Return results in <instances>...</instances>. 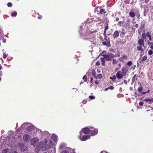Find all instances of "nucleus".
<instances>
[{"label":"nucleus","mask_w":153,"mask_h":153,"mask_svg":"<svg viewBox=\"0 0 153 153\" xmlns=\"http://www.w3.org/2000/svg\"><path fill=\"white\" fill-rule=\"evenodd\" d=\"M49 146H48V145L46 144V142H41L39 145L36 147V151L38 152L40 149H38L39 148H40L41 150L42 151H45L47 149H48L49 148Z\"/></svg>","instance_id":"1"},{"label":"nucleus","mask_w":153,"mask_h":153,"mask_svg":"<svg viewBox=\"0 0 153 153\" xmlns=\"http://www.w3.org/2000/svg\"><path fill=\"white\" fill-rule=\"evenodd\" d=\"M121 71H118L116 73V76L119 79L123 78V76H125L127 72V71L125 70V68L123 67L121 69Z\"/></svg>","instance_id":"2"},{"label":"nucleus","mask_w":153,"mask_h":153,"mask_svg":"<svg viewBox=\"0 0 153 153\" xmlns=\"http://www.w3.org/2000/svg\"><path fill=\"white\" fill-rule=\"evenodd\" d=\"M102 56L104 58H105L107 61H111L114 57L115 56L114 55L111 53L104 54Z\"/></svg>","instance_id":"3"},{"label":"nucleus","mask_w":153,"mask_h":153,"mask_svg":"<svg viewBox=\"0 0 153 153\" xmlns=\"http://www.w3.org/2000/svg\"><path fill=\"white\" fill-rule=\"evenodd\" d=\"M30 141L31 145L35 146L39 142V140L36 137H34L31 139Z\"/></svg>","instance_id":"4"},{"label":"nucleus","mask_w":153,"mask_h":153,"mask_svg":"<svg viewBox=\"0 0 153 153\" xmlns=\"http://www.w3.org/2000/svg\"><path fill=\"white\" fill-rule=\"evenodd\" d=\"M91 131H90L88 128L86 127L82 129L81 131L80 132V134L81 135L82 132H83L85 134H88Z\"/></svg>","instance_id":"5"},{"label":"nucleus","mask_w":153,"mask_h":153,"mask_svg":"<svg viewBox=\"0 0 153 153\" xmlns=\"http://www.w3.org/2000/svg\"><path fill=\"white\" fill-rule=\"evenodd\" d=\"M19 148L21 151L24 152L27 149V147L23 143L20 144Z\"/></svg>","instance_id":"6"},{"label":"nucleus","mask_w":153,"mask_h":153,"mask_svg":"<svg viewBox=\"0 0 153 153\" xmlns=\"http://www.w3.org/2000/svg\"><path fill=\"white\" fill-rule=\"evenodd\" d=\"M90 136L89 135H85L81 138V135L79 137V138L82 141H85L89 139Z\"/></svg>","instance_id":"7"},{"label":"nucleus","mask_w":153,"mask_h":153,"mask_svg":"<svg viewBox=\"0 0 153 153\" xmlns=\"http://www.w3.org/2000/svg\"><path fill=\"white\" fill-rule=\"evenodd\" d=\"M30 138V136L27 134H25L23 136V139L25 141H29Z\"/></svg>","instance_id":"8"},{"label":"nucleus","mask_w":153,"mask_h":153,"mask_svg":"<svg viewBox=\"0 0 153 153\" xmlns=\"http://www.w3.org/2000/svg\"><path fill=\"white\" fill-rule=\"evenodd\" d=\"M34 127L33 126H27L26 128V130L28 132H30V131H32L34 128Z\"/></svg>","instance_id":"9"},{"label":"nucleus","mask_w":153,"mask_h":153,"mask_svg":"<svg viewBox=\"0 0 153 153\" xmlns=\"http://www.w3.org/2000/svg\"><path fill=\"white\" fill-rule=\"evenodd\" d=\"M138 45L140 46H142L144 47V43L143 40L142 39H139L137 42Z\"/></svg>","instance_id":"10"},{"label":"nucleus","mask_w":153,"mask_h":153,"mask_svg":"<svg viewBox=\"0 0 153 153\" xmlns=\"http://www.w3.org/2000/svg\"><path fill=\"white\" fill-rule=\"evenodd\" d=\"M10 137H7L5 140L6 141V142H4V144H6L7 145H10V144L11 143V141H10Z\"/></svg>","instance_id":"11"},{"label":"nucleus","mask_w":153,"mask_h":153,"mask_svg":"<svg viewBox=\"0 0 153 153\" xmlns=\"http://www.w3.org/2000/svg\"><path fill=\"white\" fill-rule=\"evenodd\" d=\"M13 151L10 149H6L3 150L2 153H12Z\"/></svg>","instance_id":"12"},{"label":"nucleus","mask_w":153,"mask_h":153,"mask_svg":"<svg viewBox=\"0 0 153 153\" xmlns=\"http://www.w3.org/2000/svg\"><path fill=\"white\" fill-rule=\"evenodd\" d=\"M119 35V33L118 31L116 30L115 31L113 35V37L114 38H117Z\"/></svg>","instance_id":"13"},{"label":"nucleus","mask_w":153,"mask_h":153,"mask_svg":"<svg viewBox=\"0 0 153 153\" xmlns=\"http://www.w3.org/2000/svg\"><path fill=\"white\" fill-rule=\"evenodd\" d=\"M51 138L54 141H56L57 140V136L54 134H53L51 135Z\"/></svg>","instance_id":"14"},{"label":"nucleus","mask_w":153,"mask_h":153,"mask_svg":"<svg viewBox=\"0 0 153 153\" xmlns=\"http://www.w3.org/2000/svg\"><path fill=\"white\" fill-rule=\"evenodd\" d=\"M100 59L101 60V61L102 62V65L104 66L105 65V58H100Z\"/></svg>","instance_id":"15"},{"label":"nucleus","mask_w":153,"mask_h":153,"mask_svg":"<svg viewBox=\"0 0 153 153\" xmlns=\"http://www.w3.org/2000/svg\"><path fill=\"white\" fill-rule=\"evenodd\" d=\"M98 133L97 129L94 130L91 133V135L92 136L94 135L97 134Z\"/></svg>","instance_id":"16"},{"label":"nucleus","mask_w":153,"mask_h":153,"mask_svg":"<svg viewBox=\"0 0 153 153\" xmlns=\"http://www.w3.org/2000/svg\"><path fill=\"white\" fill-rule=\"evenodd\" d=\"M144 100V101H146L147 103L150 104L152 102H153V98L149 99H145Z\"/></svg>","instance_id":"17"},{"label":"nucleus","mask_w":153,"mask_h":153,"mask_svg":"<svg viewBox=\"0 0 153 153\" xmlns=\"http://www.w3.org/2000/svg\"><path fill=\"white\" fill-rule=\"evenodd\" d=\"M129 15L131 17L133 18L135 16V13L134 12L131 11L129 13Z\"/></svg>","instance_id":"18"},{"label":"nucleus","mask_w":153,"mask_h":153,"mask_svg":"<svg viewBox=\"0 0 153 153\" xmlns=\"http://www.w3.org/2000/svg\"><path fill=\"white\" fill-rule=\"evenodd\" d=\"M65 146V144L64 143H61L59 146V149H62L64 148V147Z\"/></svg>","instance_id":"19"},{"label":"nucleus","mask_w":153,"mask_h":153,"mask_svg":"<svg viewBox=\"0 0 153 153\" xmlns=\"http://www.w3.org/2000/svg\"><path fill=\"white\" fill-rule=\"evenodd\" d=\"M28 123H24L21 126L20 128H25V127H26V126H27L28 124Z\"/></svg>","instance_id":"20"},{"label":"nucleus","mask_w":153,"mask_h":153,"mask_svg":"<svg viewBox=\"0 0 153 153\" xmlns=\"http://www.w3.org/2000/svg\"><path fill=\"white\" fill-rule=\"evenodd\" d=\"M142 46H137V49L138 51H143V48H142Z\"/></svg>","instance_id":"21"},{"label":"nucleus","mask_w":153,"mask_h":153,"mask_svg":"<svg viewBox=\"0 0 153 153\" xmlns=\"http://www.w3.org/2000/svg\"><path fill=\"white\" fill-rule=\"evenodd\" d=\"M137 80V78L136 77V74H135L133 76V78L132 79V83H133L134 81Z\"/></svg>","instance_id":"22"},{"label":"nucleus","mask_w":153,"mask_h":153,"mask_svg":"<svg viewBox=\"0 0 153 153\" xmlns=\"http://www.w3.org/2000/svg\"><path fill=\"white\" fill-rule=\"evenodd\" d=\"M116 76H115V75H113V77H110V78L111 79L112 81H113V82H115L116 81Z\"/></svg>","instance_id":"23"},{"label":"nucleus","mask_w":153,"mask_h":153,"mask_svg":"<svg viewBox=\"0 0 153 153\" xmlns=\"http://www.w3.org/2000/svg\"><path fill=\"white\" fill-rule=\"evenodd\" d=\"M92 74L94 78H95V79L97 78L96 77H97V75H96V73L95 71H94L93 70L92 71Z\"/></svg>","instance_id":"24"},{"label":"nucleus","mask_w":153,"mask_h":153,"mask_svg":"<svg viewBox=\"0 0 153 153\" xmlns=\"http://www.w3.org/2000/svg\"><path fill=\"white\" fill-rule=\"evenodd\" d=\"M147 59V57L146 56H144L141 59V60L142 61H145Z\"/></svg>","instance_id":"25"},{"label":"nucleus","mask_w":153,"mask_h":153,"mask_svg":"<svg viewBox=\"0 0 153 153\" xmlns=\"http://www.w3.org/2000/svg\"><path fill=\"white\" fill-rule=\"evenodd\" d=\"M102 77V75L101 74H98L97 75V78L96 79H100Z\"/></svg>","instance_id":"26"},{"label":"nucleus","mask_w":153,"mask_h":153,"mask_svg":"<svg viewBox=\"0 0 153 153\" xmlns=\"http://www.w3.org/2000/svg\"><path fill=\"white\" fill-rule=\"evenodd\" d=\"M17 15V13L16 11H14L12 14L11 16L13 17H15Z\"/></svg>","instance_id":"27"},{"label":"nucleus","mask_w":153,"mask_h":153,"mask_svg":"<svg viewBox=\"0 0 153 153\" xmlns=\"http://www.w3.org/2000/svg\"><path fill=\"white\" fill-rule=\"evenodd\" d=\"M100 13L101 14L105 13V12L104 10L103 9H100Z\"/></svg>","instance_id":"28"},{"label":"nucleus","mask_w":153,"mask_h":153,"mask_svg":"<svg viewBox=\"0 0 153 153\" xmlns=\"http://www.w3.org/2000/svg\"><path fill=\"white\" fill-rule=\"evenodd\" d=\"M92 21V19L89 18L86 21V23H89L91 22Z\"/></svg>","instance_id":"29"},{"label":"nucleus","mask_w":153,"mask_h":153,"mask_svg":"<svg viewBox=\"0 0 153 153\" xmlns=\"http://www.w3.org/2000/svg\"><path fill=\"white\" fill-rule=\"evenodd\" d=\"M142 90H143V88H142V87L141 86L140 87H139L138 88V90L140 92H141L142 91Z\"/></svg>","instance_id":"30"},{"label":"nucleus","mask_w":153,"mask_h":153,"mask_svg":"<svg viewBox=\"0 0 153 153\" xmlns=\"http://www.w3.org/2000/svg\"><path fill=\"white\" fill-rule=\"evenodd\" d=\"M146 36L148 38H150V36H151V35L150 34V33L149 32H147V33H146Z\"/></svg>","instance_id":"31"},{"label":"nucleus","mask_w":153,"mask_h":153,"mask_svg":"<svg viewBox=\"0 0 153 153\" xmlns=\"http://www.w3.org/2000/svg\"><path fill=\"white\" fill-rule=\"evenodd\" d=\"M153 51L152 50H149V51L148 54L149 55H151L153 54Z\"/></svg>","instance_id":"32"},{"label":"nucleus","mask_w":153,"mask_h":153,"mask_svg":"<svg viewBox=\"0 0 153 153\" xmlns=\"http://www.w3.org/2000/svg\"><path fill=\"white\" fill-rule=\"evenodd\" d=\"M142 38L144 39H146V36L145 35V34L144 33H142Z\"/></svg>","instance_id":"33"},{"label":"nucleus","mask_w":153,"mask_h":153,"mask_svg":"<svg viewBox=\"0 0 153 153\" xmlns=\"http://www.w3.org/2000/svg\"><path fill=\"white\" fill-rule=\"evenodd\" d=\"M132 62L131 61H128L127 63V64L128 65L131 66L132 65Z\"/></svg>","instance_id":"34"},{"label":"nucleus","mask_w":153,"mask_h":153,"mask_svg":"<svg viewBox=\"0 0 153 153\" xmlns=\"http://www.w3.org/2000/svg\"><path fill=\"white\" fill-rule=\"evenodd\" d=\"M82 79H84V81L85 82H87V77L85 76H84L83 77V78Z\"/></svg>","instance_id":"35"},{"label":"nucleus","mask_w":153,"mask_h":153,"mask_svg":"<svg viewBox=\"0 0 153 153\" xmlns=\"http://www.w3.org/2000/svg\"><path fill=\"white\" fill-rule=\"evenodd\" d=\"M13 133V131H8V134L9 135H11V134H12Z\"/></svg>","instance_id":"36"},{"label":"nucleus","mask_w":153,"mask_h":153,"mask_svg":"<svg viewBox=\"0 0 153 153\" xmlns=\"http://www.w3.org/2000/svg\"><path fill=\"white\" fill-rule=\"evenodd\" d=\"M98 9H99L98 7H97L96 8H95L94 12L96 13L98 12Z\"/></svg>","instance_id":"37"},{"label":"nucleus","mask_w":153,"mask_h":153,"mask_svg":"<svg viewBox=\"0 0 153 153\" xmlns=\"http://www.w3.org/2000/svg\"><path fill=\"white\" fill-rule=\"evenodd\" d=\"M12 6V4L11 3H10V2H9L7 4V6L8 7H11Z\"/></svg>","instance_id":"38"},{"label":"nucleus","mask_w":153,"mask_h":153,"mask_svg":"<svg viewBox=\"0 0 153 153\" xmlns=\"http://www.w3.org/2000/svg\"><path fill=\"white\" fill-rule=\"evenodd\" d=\"M117 62V61L116 59H113V64L114 65Z\"/></svg>","instance_id":"39"},{"label":"nucleus","mask_w":153,"mask_h":153,"mask_svg":"<svg viewBox=\"0 0 153 153\" xmlns=\"http://www.w3.org/2000/svg\"><path fill=\"white\" fill-rule=\"evenodd\" d=\"M89 98H90L91 100H93L94 99L95 97L94 96H90L89 97Z\"/></svg>","instance_id":"40"},{"label":"nucleus","mask_w":153,"mask_h":153,"mask_svg":"<svg viewBox=\"0 0 153 153\" xmlns=\"http://www.w3.org/2000/svg\"><path fill=\"white\" fill-rule=\"evenodd\" d=\"M7 56L5 53H4L3 55V57L4 59H5L7 57Z\"/></svg>","instance_id":"41"},{"label":"nucleus","mask_w":153,"mask_h":153,"mask_svg":"<svg viewBox=\"0 0 153 153\" xmlns=\"http://www.w3.org/2000/svg\"><path fill=\"white\" fill-rule=\"evenodd\" d=\"M108 29V25L106 26L105 28V32L106 33V31Z\"/></svg>","instance_id":"42"},{"label":"nucleus","mask_w":153,"mask_h":153,"mask_svg":"<svg viewBox=\"0 0 153 153\" xmlns=\"http://www.w3.org/2000/svg\"><path fill=\"white\" fill-rule=\"evenodd\" d=\"M109 89L112 90L114 89V87L113 86H111L108 87Z\"/></svg>","instance_id":"43"},{"label":"nucleus","mask_w":153,"mask_h":153,"mask_svg":"<svg viewBox=\"0 0 153 153\" xmlns=\"http://www.w3.org/2000/svg\"><path fill=\"white\" fill-rule=\"evenodd\" d=\"M79 33H80V34H84L85 35V34L84 33V32H83V31H82V30H79Z\"/></svg>","instance_id":"44"},{"label":"nucleus","mask_w":153,"mask_h":153,"mask_svg":"<svg viewBox=\"0 0 153 153\" xmlns=\"http://www.w3.org/2000/svg\"><path fill=\"white\" fill-rule=\"evenodd\" d=\"M61 153H69V152L67 150H64Z\"/></svg>","instance_id":"45"},{"label":"nucleus","mask_w":153,"mask_h":153,"mask_svg":"<svg viewBox=\"0 0 153 153\" xmlns=\"http://www.w3.org/2000/svg\"><path fill=\"white\" fill-rule=\"evenodd\" d=\"M143 102H140L139 103V105L140 106H142L143 105Z\"/></svg>","instance_id":"46"},{"label":"nucleus","mask_w":153,"mask_h":153,"mask_svg":"<svg viewBox=\"0 0 153 153\" xmlns=\"http://www.w3.org/2000/svg\"><path fill=\"white\" fill-rule=\"evenodd\" d=\"M37 14L39 16V17H38V19H40L42 18V16L39 15V13H38Z\"/></svg>","instance_id":"47"},{"label":"nucleus","mask_w":153,"mask_h":153,"mask_svg":"<svg viewBox=\"0 0 153 153\" xmlns=\"http://www.w3.org/2000/svg\"><path fill=\"white\" fill-rule=\"evenodd\" d=\"M123 57L124 59H126L127 58V56L126 55H124L123 56Z\"/></svg>","instance_id":"48"},{"label":"nucleus","mask_w":153,"mask_h":153,"mask_svg":"<svg viewBox=\"0 0 153 153\" xmlns=\"http://www.w3.org/2000/svg\"><path fill=\"white\" fill-rule=\"evenodd\" d=\"M96 65H100V62L99 61L96 62Z\"/></svg>","instance_id":"49"},{"label":"nucleus","mask_w":153,"mask_h":153,"mask_svg":"<svg viewBox=\"0 0 153 153\" xmlns=\"http://www.w3.org/2000/svg\"><path fill=\"white\" fill-rule=\"evenodd\" d=\"M102 44L104 45H107V43L106 42H102Z\"/></svg>","instance_id":"50"},{"label":"nucleus","mask_w":153,"mask_h":153,"mask_svg":"<svg viewBox=\"0 0 153 153\" xmlns=\"http://www.w3.org/2000/svg\"><path fill=\"white\" fill-rule=\"evenodd\" d=\"M70 152L71 153H76L73 149H71L70 150Z\"/></svg>","instance_id":"51"},{"label":"nucleus","mask_w":153,"mask_h":153,"mask_svg":"<svg viewBox=\"0 0 153 153\" xmlns=\"http://www.w3.org/2000/svg\"><path fill=\"white\" fill-rule=\"evenodd\" d=\"M124 59L123 57H121L120 58V61H123L124 60Z\"/></svg>","instance_id":"52"},{"label":"nucleus","mask_w":153,"mask_h":153,"mask_svg":"<svg viewBox=\"0 0 153 153\" xmlns=\"http://www.w3.org/2000/svg\"><path fill=\"white\" fill-rule=\"evenodd\" d=\"M82 102L83 104H85L86 102H87V101L86 100H83V101H82Z\"/></svg>","instance_id":"53"},{"label":"nucleus","mask_w":153,"mask_h":153,"mask_svg":"<svg viewBox=\"0 0 153 153\" xmlns=\"http://www.w3.org/2000/svg\"><path fill=\"white\" fill-rule=\"evenodd\" d=\"M145 2L146 3H148L149 1V0H145Z\"/></svg>","instance_id":"54"},{"label":"nucleus","mask_w":153,"mask_h":153,"mask_svg":"<svg viewBox=\"0 0 153 153\" xmlns=\"http://www.w3.org/2000/svg\"><path fill=\"white\" fill-rule=\"evenodd\" d=\"M95 83L97 84V85L99 84V82H98V81H97V80H96L95 81Z\"/></svg>","instance_id":"55"},{"label":"nucleus","mask_w":153,"mask_h":153,"mask_svg":"<svg viewBox=\"0 0 153 153\" xmlns=\"http://www.w3.org/2000/svg\"><path fill=\"white\" fill-rule=\"evenodd\" d=\"M123 23V22H119L118 24H119L120 25H121V24Z\"/></svg>","instance_id":"56"},{"label":"nucleus","mask_w":153,"mask_h":153,"mask_svg":"<svg viewBox=\"0 0 153 153\" xmlns=\"http://www.w3.org/2000/svg\"><path fill=\"white\" fill-rule=\"evenodd\" d=\"M3 42L4 43H5L6 42V40L5 39H3Z\"/></svg>","instance_id":"57"},{"label":"nucleus","mask_w":153,"mask_h":153,"mask_svg":"<svg viewBox=\"0 0 153 153\" xmlns=\"http://www.w3.org/2000/svg\"><path fill=\"white\" fill-rule=\"evenodd\" d=\"M108 153L107 152L104 151H102L101 152V153Z\"/></svg>","instance_id":"58"},{"label":"nucleus","mask_w":153,"mask_h":153,"mask_svg":"<svg viewBox=\"0 0 153 153\" xmlns=\"http://www.w3.org/2000/svg\"><path fill=\"white\" fill-rule=\"evenodd\" d=\"M97 72L99 73L100 72V71L99 69H97Z\"/></svg>","instance_id":"59"},{"label":"nucleus","mask_w":153,"mask_h":153,"mask_svg":"<svg viewBox=\"0 0 153 153\" xmlns=\"http://www.w3.org/2000/svg\"><path fill=\"white\" fill-rule=\"evenodd\" d=\"M93 82V78L92 77H91V80H90V82Z\"/></svg>","instance_id":"60"},{"label":"nucleus","mask_w":153,"mask_h":153,"mask_svg":"<svg viewBox=\"0 0 153 153\" xmlns=\"http://www.w3.org/2000/svg\"><path fill=\"white\" fill-rule=\"evenodd\" d=\"M135 26V27L136 28H137L138 27V25L137 24H136Z\"/></svg>","instance_id":"61"},{"label":"nucleus","mask_w":153,"mask_h":153,"mask_svg":"<svg viewBox=\"0 0 153 153\" xmlns=\"http://www.w3.org/2000/svg\"><path fill=\"white\" fill-rule=\"evenodd\" d=\"M124 82L126 84H127V81L125 80L124 81Z\"/></svg>","instance_id":"62"},{"label":"nucleus","mask_w":153,"mask_h":153,"mask_svg":"<svg viewBox=\"0 0 153 153\" xmlns=\"http://www.w3.org/2000/svg\"><path fill=\"white\" fill-rule=\"evenodd\" d=\"M108 89H109L108 88H105V91H107Z\"/></svg>","instance_id":"63"},{"label":"nucleus","mask_w":153,"mask_h":153,"mask_svg":"<svg viewBox=\"0 0 153 153\" xmlns=\"http://www.w3.org/2000/svg\"><path fill=\"white\" fill-rule=\"evenodd\" d=\"M119 70V68H116L115 69V71H117Z\"/></svg>","instance_id":"64"}]
</instances>
